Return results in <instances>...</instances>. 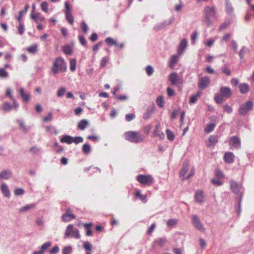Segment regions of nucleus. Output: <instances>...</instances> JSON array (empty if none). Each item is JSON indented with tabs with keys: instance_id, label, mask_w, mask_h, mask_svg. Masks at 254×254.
<instances>
[{
	"instance_id": "0e129e2a",
	"label": "nucleus",
	"mask_w": 254,
	"mask_h": 254,
	"mask_svg": "<svg viewBox=\"0 0 254 254\" xmlns=\"http://www.w3.org/2000/svg\"><path fill=\"white\" fill-rule=\"evenodd\" d=\"M29 151L33 154H37L40 152V149L36 146H32L29 149Z\"/></svg>"
},
{
	"instance_id": "f8f14e48",
	"label": "nucleus",
	"mask_w": 254,
	"mask_h": 254,
	"mask_svg": "<svg viewBox=\"0 0 254 254\" xmlns=\"http://www.w3.org/2000/svg\"><path fill=\"white\" fill-rule=\"evenodd\" d=\"M174 20V18L172 17L169 19L168 22L165 21L163 22H162V23H159V24L156 25L154 26V29L156 30H162V29L165 28L167 25H169L171 24V23H172L173 22Z\"/></svg>"
},
{
	"instance_id": "3c124183",
	"label": "nucleus",
	"mask_w": 254,
	"mask_h": 254,
	"mask_svg": "<svg viewBox=\"0 0 254 254\" xmlns=\"http://www.w3.org/2000/svg\"><path fill=\"white\" fill-rule=\"evenodd\" d=\"M8 76V73L6 70L3 68H0V78H6Z\"/></svg>"
},
{
	"instance_id": "f3484780",
	"label": "nucleus",
	"mask_w": 254,
	"mask_h": 254,
	"mask_svg": "<svg viewBox=\"0 0 254 254\" xmlns=\"http://www.w3.org/2000/svg\"><path fill=\"white\" fill-rule=\"evenodd\" d=\"M195 200L197 202L202 203L204 202V195L201 190H197L195 194Z\"/></svg>"
},
{
	"instance_id": "f704fd0d",
	"label": "nucleus",
	"mask_w": 254,
	"mask_h": 254,
	"mask_svg": "<svg viewBox=\"0 0 254 254\" xmlns=\"http://www.w3.org/2000/svg\"><path fill=\"white\" fill-rule=\"evenodd\" d=\"M82 149L84 154H88L91 152V147L88 143H85L83 145Z\"/></svg>"
},
{
	"instance_id": "f03ea898",
	"label": "nucleus",
	"mask_w": 254,
	"mask_h": 254,
	"mask_svg": "<svg viewBox=\"0 0 254 254\" xmlns=\"http://www.w3.org/2000/svg\"><path fill=\"white\" fill-rule=\"evenodd\" d=\"M66 69V63L64 59L62 57L56 58L51 67V71L54 74H57L60 71L65 72Z\"/></svg>"
},
{
	"instance_id": "774afa93",
	"label": "nucleus",
	"mask_w": 254,
	"mask_h": 254,
	"mask_svg": "<svg viewBox=\"0 0 254 254\" xmlns=\"http://www.w3.org/2000/svg\"><path fill=\"white\" fill-rule=\"evenodd\" d=\"M18 33L20 35H22L24 31V25L23 23L20 22L18 27Z\"/></svg>"
},
{
	"instance_id": "1a4fd4ad",
	"label": "nucleus",
	"mask_w": 254,
	"mask_h": 254,
	"mask_svg": "<svg viewBox=\"0 0 254 254\" xmlns=\"http://www.w3.org/2000/svg\"><path fill=\"white\" fill-rule=\"evenodd\" d=\"M192 224L194 227L201 232L205 230L202 223L200 222L199 218L196 215H194L192 217Z\"/></svg>"
},
{
	"instance_id": "4468645a",
	"label": "nucleus",
	"mask_w": 254,
	"mask_h": 254,
	"mask_svg": "<svg viewBox=\"0 0 254 254\" xmlns=\"http://www.w3.org/2000/svg\"><path fill=\"white\" fill-rule=\"evenodd\" d=\"M235 156L231 152H227L224 155V161L229 164L233 163L234 161Z\"/></svg>"
},
{
	"instance_id": "c756f323",
	"label": "nucleus",
	"mask_w": 254,
	"mask_h": 254,
	"mask_svg": "<svg viewBox=\"0 0 254 254\" xmlns=\"http://www.w3.org/2000/svg\"><path fill=\"white\" fill-rule=\"evenodd\" d=\"M1 109L5 112H9L12 109V106L8 102H4L1 106Z\"/></svg>"
},
{
	"instance_id": "13d9d810",
	"label": "nucleus",
	"mask_w": 254,
	"mask_h": 254,
	"mask_svg": "<svg viewBox=\"0 0 254 254\" xmlns=\"http://www.w3.org/2000/svg\"><path fill=\"white\" fill-rule=\"evenodd\" d=\"M223 110L227 113H231L232 112L233 109L232 107L228 104H225L223 107Z\"/></svg>"
},
{
	"instance_id": "6e6552de",
	"label": "nucleus",
	"mask_w": 254,
	"mask_h": 254,
	"mask_svg": "<svg viewBox=\"0 0 254 254\" xmlns=\"http://www.w3.org/2000/svg\"><path fill=\"white\" fill-rule=\"evenodd\" d=\"M230 184L232 191L236 194H241V191L242 189V186L233 180H230Z\"/></svg>"
},
{
	"instance_id": "c85d7f7f",
	"label": "nucleus",
	"mask_w": 254,
	"mask_h": 254,
	"mask_svg": "<svg viewBox=\"0 0 254 254\" xmlns=\"http://www.w3.org/2000/svg\"><path fill=\"white\" fill-rule=\"evenodd\" d=\"M240 91L242 94L247 93L249 90V87L248 84L242 83L239 86Z\"/></svg>"
},
{
	"instance_id": "8fccbe9b",
	"label": "nucleus",
	"mask_w": 254,
	"mask_h": 254,
	"mask_svg": "<svg viewBox=\"0 0 254 254\" xmlns=\"http://www.w3.org/2000/svg\"><path fill=\"white\" fill-rule=\"evenodd\" d=\"M72 248L71 246H68L64 248L63 250V254H70L72 252Z\"/></svg>"
},
{
	"instance_id": "e2e57ef3",
	"label": "nucleus",
	"mask_w": 254,
	"mask_h": 254,
	"mask_svg": "<svg viewBox=\"0 0 254 254\" xmlns=\"http://www.w3.org/2000/svg\"><path fill=\"white\" fill-rule=\"evenodd\" d=\"M78 38H79V41L80 44L82 46H86L87 41H86L85 37H84V36L80 35V36H79Z\"/></svg>"
},
{
	"instance_id": "680f3d73",
	"label": "nucleus",
	"mask_w": 254,
	"mask_h": 254,
	"mask_svg": "<svg viewBox=\"0 0 254 254\" xmlns=\"http://www.w3.org/2000/svg\"><path fill=\"white\" fill-rule=\"evenodd\" d=\"M42 10L44 12L48 11V3L46 1H43L41 4Z\"/></svg>"
},
{
	"instance_id": "aec40b11",
	"label": "nucleus",
	"mask_w": 254,
	"mask_h": 254,
	"mask_svg": "<svg viewBox=\"0 0 254 254\" xmlns=\"http://www.w3.org/2000/svg\"><path fill=\"white\" fill-rule=\"evenodd\" d=\"M1 190L3 195L6 197H9L10 195L9 188L6 184L2 183L1 185Z\"/></svg>"
},
{
	"instance_id": "bf43d9fd",
	"label": "nucleus",
	"mask_w": 254,
	"mask_h": 254,
	"mask_svg": "<svg viewBox=\"0 0 254 254\" xmlns=\"http://www.w3.org/2000/svg\"><path fill=\"white\" fill-rule=\"evenodd\" d=\"M146 72L148 76L151 75L154 72V69L152 66L151 65H147L146 67Z\"/></svg>"
},
{
	"instance_id": "9b49d317",
	"label": "nucleus",
	"mask_w": 254,
	"mask_h": 254,
	"mask_svg": "<svg viewBox=\"0 0 254 254\" xmlns=\"http://www.w3.org/2000/svg\"><path fill=\"white\" fill-rule=\"evenodd\" d=\"M210 83V78L208 76L201 77L198 83L199 88L203 89L206 88Z\"/></svg>"
},
{
	"instance_id": "a18cd8bd",
	"label": "nucleus",
	"mask_w": 254,
	"mask_h": 254,
	"mask_svg": "<svg viewBox=\"0 0 254 254\" xmlns=\"http://www.w3.org/2000/svg\"><path fill=\"white\" fill-rule=\"evenodd\" d=\"M65 18L66 20L71 24H73L74 22V18L71 13H65Z\"/></svg>"
},
{
	"instance_id": "2f4dec72",
	"label": "nucleus",
	"mask_w": 254,
	"mask_h": 254,
	"mask_svg": "<svg viewBox=\"0 0 254 254\" xmlns=\"http://www.w3.org/2000/svg\"><path fill=\"white\" fill-rule=\"evenodd\" d=\"M201 94V92L198 91L196 94L192 95L191 96L189 102L190 104H194L195 103L196 101L197 100V99L198 97L200 96Z\"/></svg>"
},
{
	"instance_id": "58836bf2",
	"label": "nucleus",
	"mask_w": 254,
	"mask_h": 254,
	"mask_svg": "<svg viewBox=\"0 0 254 254\" xmlns=\"http://www.w3.org/2000/svg\"><path fill=\"white\" fill-rule=\"evenodd\" d=\"M178 220L176 219H170L167 222V225L169 227H173L176 225Z\"/></svg>"
},
{
	"instance_id": "20e7f679",
	"label": "nucleus",
	"mask_w": 254,
	"mask_h": 254,
	"mask_svg": "<svg viewBox=\"0 0 254 254\" xmlns=\"http://www.w3.org/2000/svg\"><path fill=\"white\" fill-rule=\"evenodd\" d=\"M254 106V102L252 101L245 102L240 106L239 110V114L242 116H245L249 112L253 110Z\"/></svg>"
},
{
	"instance_id": "bb28decb",
	"label": "nucleus",
	"mask_w": 254,
	"mask_h": 254,
	"mask_svg": "<svg viewBox=\"0 0 254 254\" xmlns=\"http://www.w3.org/2000/svg\"><path fill=\"white\" fill-rule=\"evenodd\" d=\"M89 124V122L87 120H81L78 124V127L80 130H84Z\"/></svg>"
},
{
	"instance_id": "a19ab883",
	"label": "nucleus",
	"mask_w": 254,
	"mask_h": 254,
	"mask_svg": "<svg viewBox=\"0 0 254 254\" xmlns=\"http://www.w3.org/2000/svg\"><path fill=\"white\" fill-rule=\"evenodd\" d=\"M63 52L67 55H70L72 54V50L70 46L66 45L63 47Z\"/></svg>"
},
{
	"instance_id": "338daca9",
	"label": "nucleus",
	"mask_w": 254,
	"mask_h": 254,
	"mask_svg": "<svg viewBox=\"0 0 254 254\" xmlns=\"http://www.w3.org/2000/svg\"><path fill=\"white\" fill-rule=\"evenodd\" d=\"M211 182L216 186H220L222 185V182L218 179H213L211 180Z\"/></svg>"
},
{
	"instance_id": "603ef678",
	"label": "nucleus",
	"mask_w": 254,
	"mask_h": 254,
	"mask_svg": "<svg viewBox=\"0 0 254 254\" xmlns=\"http://www.w3.org/2000/svg\"><path fill=\"white\" fill-rule=\"evenodd\" d=\"M81 28L85 34L88 33V27L86 23L84 21H82L81 23Z\"/></svg>"
},
{
	"instance_id": "864d4df0",
	"label": "nucleus",
	"mask_w": 254,
	"mask_h": 254,
	"mask_svg": "<svg viewBox=\"0 0 254 254\" xmlns=\"http://www.w3.org/2000/svg\"><path fill=\"white\" fill-rule=\"evenodd\" d=\"M51 246V243L50 242L45 243L41 247V250L43 253L49 247Z\"/></svg>"
},
{
	"instance_id": "72a5a7b5",
	"label": "nucleus",
	"mask_w": 254,
	"mask_h": 254,
	"mask_svg": "<svg viewBox=\"0 0 254 254\" xmlns=\"http://www.w3.org/2000/svg\"><path fill=\"white\" fill-rule=\"evenodd\" d=\"M189 169V165L187 163L183 164V168L180 172V176L181 177H184Z\"/></svg>"
},
{
	"instance_id": "7c9ffc66",
	"label": "nucleus",
	"mask_w": 254,
	"mask_h": 254,
	"mask_svg": "<svg viewBox=\"0 0 254 254\" xmlns=\"http://www.w3.org/2000/svg\"><path fill=\"white\" fill-rule=\"evenodd\" d=\"M29 7L28 4H26L24 6V9L23 10H20L19 11L18 15L16 17V19L18 22H20L21 18L22 17V15L23 13H26Z\"/></svg>"
},
{
	"instance_id": "4be33fe9",
	"label": "nucleus",
	"mask_w": 254,
	"mask_h": 254,
	"mask_svg": "<svg viewBox=\"0 0 254 254\" xmlns=\"http://www.w3.org/2000/svg\"><path fill=\"white\" fill-rule=\"evenodd\" d=\"M250 50L249 49L247 48L245 46H243L241 48V50L240 51V52L239 53V57H240V58L241 59V60H243V59L244 58L245 55L246 54L250 53Z\"/></svg>"
},
{
	"instance_id": "e433bc0d",
	"label": "nucleus",
	"mask_w": 254,
	"mask_h": 254,
	"mask_svg": "<svg viewBox=\"0 0 254 254\" xmlns=\"http://www.w3.org/2000/svg\"><path fill=\"white\" fill-rule=\"evenodd\" d=\"M226 11L227 13L229 14H231L233 12V7L228 0H226Z\"/></svg>"
},
{
	"instance_id": "ddd939ff",
	"label": "nucleus",
	"mask_w": 254,
	"mask_h": 254,
	"mask_svg": "<svg viewBox=\"0 0 254 254\" xmlns=\"http://www.w3.org/2000/svg\"><path fill=\"white\" fill-rule=\"evenodd\" d=\"M220 92L225 98H229L232 94L231 90L229 87H221L220 89Z\"/></svg>"
},
{
	"instance_id": "37998d69",
	"label": "nucleus",
	"mask_w": 254,
	"mask_h": 254,
	"mask_svg": "<svg viewBox=\"0 0 254 254\" xmlns=\"http://www.w3.org/2000/svg\"><path fill=\"white\" fill-rule=\"evenodd\" d=\"M76 61L75 59H72L70 61V69L71 71H74L76 69Z\"/></svg>"
},
{
	"instance_id": "4c0bfd02",
	"label": "nucleus",
	"mask_w": 254,
	"mask_h": 254,
	"mask_svg": "<svg viewBox=\"0 0 254 254\" xmlns=\"http://www.w3.org/2000/svg\"><path fill=\"white\" fill-rule=\"evenodd\" d=\"M215 127V124L214 123L208 124L207 125L206 127L205 128L204 131L206 133H210L214 129Z\"/></svg>"
},
{
	"instance_id": "0eeeda50",
	"label": "nucleus",
	"mask_w": 254,
	"mask_h": 254,
	"mask_svg": "<svg viewBox=\"0 0 254 254\" xmlns=\"http://www.w3.org/2000/svg\"><path fill=\"white\" fill-rule=\"evenodd\" d=\"M229 144L230 146L231 149H240L241 147L240 138L236 135L231 136L229 141Z\"/></svg>"
},
{
	"instance_id": "a878e982",
	"label": "nucleus",
	"mask_w": 254,
	"mask_h": 254,
	"mask_svg": "<svg viewBox=\"0 0 254 254\" xmlns=\"http://www.w3.org/2000/svg\"><path fill=\"white\" fill-rule=\"evenodd\" d=\"M31 18L34 20L36 22L38 21H43L44 20V18L42 16L40 13L37 12L35 14H32L31 13L30 15Z\"/></svg>"
},
{
	"instance_id": "49530a36",
	"label": "nucleus",
	"mask_w": 254,
	"mask_h": 254,
	"mask_svg": "<svg viewBox=\"0 0 254 254\" xmlns=\"http://www.w3.org/2000/svg\"><path fill=\"white\" fill-rule=\"evenodd\" d=\"M105 42L110 46H118V44L111 37H108L107 38H106L105 40Z\"/></svg>"
},
{
	"instance_id": "cd10ccee",
	"label": "nucleus",
	"mask_w": 254,
	"mask_h": 254,
	"mask_svg": "<svg viewBox=\"0 0 254 254\" xmlns=\"http://www.w3.org/2000/svg\"><path fill=\"white\" fill-rule=\"evenodd\" d=\"M209 143L207 144L208 147H213L218 142V137L216 135H211L208 139Z\"/></svg>"
},
{
	"instance_id": "7ed1b4c3",
	"label": "nucleus",
	"mask_w": 254,
	"mask_h": 254,
	"mask_svg": "<svg viewBox=\"0 0 254 254\" xmlns=\"http://www.w3.org/2000/svg\"><path fill=\"white\" fill-rule=\"evenodd\" d=\"M124 135L126 140L132 142L139 143L142 142L144 139L143 135L136 131H127L125 133Z\"/></svg>"
},
{
	"instance_id": "5701e85b",
	"label": "nucleus",
	"mask_w": 254,
	"mask_h": 254,
	"mask_svg": "<svg viewBox=\"0 0 254 254\" xmlns=\"http://www.w3.org/2000/svg\"><path fill=\"white\" fill-rule=\"evenodd\" d=\"M167 242V239L165 237L164 238H159L155 240L153 243L154 244H157L159 245L160 247H163Z\"/></svg>"
},
{
	"instance_id": "6ab92c4d",
	"label": "nucleus",
	"mask_w": 254,
	"mask_h": 254,
	"mask_svg": "<svg viewBox=\"0 0 254 254\" xmlns=\"http://www.w3.org/2000/svg\"><path fill=\"white\" fill-rule=\"evenodd\" d=\"M19 94L22 98L23 101L27 102L30 99V95L29 93L25 92V90L23 88H20L19 89Z\"/></svg>"
},
{
	"instance_id": "2eb2a0df",
	"label": "nucleus",
	"mask_w": 254,
	"mask_h": 254,
	"mask_svg": "<svg viewBox=\"0 0 254 254\" xmlns=\"http://www.w3.org/2000/svg\"><path fill=\"white\" fill-rule=\"evenodd\" d=\"M188 45V41L186 39H183L181 41L178 49L179 55L182 54Z\"/></svg>"
},
{
	"instance_id": "4d7b16f0",
	"label": "nucleus",
	"mask_w": 254,
	"mask_h": 254,
	"mask_svg": "<svg viewBox=\"0 0 254 254\" xmlns=\"http://www.w3.org/2000/svg\"><path fill=\"white\" fill-rule=\"evenodd\" d=\"M24 192V190L21 188H16L14 190V193L15 195H22Z\"/></svg>"
},
{
	"instance_id": "6e6d98bb",
	"label": "nucleus",
	"mask_w": 254,
	"mask_h": 254,
	"mask_svg": "<svg viewBox=\"0 0 254 254\" xmlns=\"http://www.w3.org/2000/svg\"><path fill=\"white\" fill-rule=\"evenodd\" d=\"M83 141V138L81 136H76L72 138V142H74L76 144L82 142Z\"/></svg>"
},
{
	"instance_id": "f257e3e1",
	"label": "nucleus",
	"mask_w": 254,
	"mask_h": 254,
	"mask_svg": "<svg viewBox=\"0 0 254 254\" xmlns=\"http://www.w3.org/2000/svg\"><path fill=\"white\" fill-rule=\"evenodd\" d=\"M204 16L202 20V22L207 26L212 25L213 22L211 18L217 19V10L215 6H206L203 10Z\"/></svg>"
},
{
	"instance_id": "a211bd4d",
	"label": "nucleus",
	"mask_w": 254,
	"mask_h": 254,
	"mask_svg": "<svg viewBox=\"0 0 254 254\" xmlns=\"http://www.w3.org/2000/svg\"><path fill=\"white\" fill-rule=\"evenodd\" d=\"M180 55H173L169 61V66L171 68H173L175 66V65L178 62V59L179 57V56Z\"/></svg>"
},
{
	"instance_id": "052dcab7",
	"label": "nucleus",
	"mask_w": 254,
	"mask_h": 254,
	"mask_svg": "<svg viewBox=\"0 0 254 254\" xmlns=\"http://www.w3.org/2000/svg\"><path fill=\"white\" fill-rule=\"evenodd\" d=\"M83 248L85 250L91 251L92 245L89 242H85L83 244Z\"/></svg>"
},
{
	"instance_id": "09e8293b",
	"label": "nucleus",
	"mask_w": 254,
	"mask_h": 254,
	"mask_svg": "<svg viewBox=\"0 0 254 254\" xmlns=\"http://www.w3.org/2000/svg\"><path fill=\"white\" fill-rule=\"evenodd\" d=\"M66 89L64 87L60 88L57 91V96L58 97H62L65 94Z\"/></svg>"
},
{
	"instance_id": "9d476101",
	"label": "nucleus",
	"mask_w": 254,
	"mask_h": 254,
	"mask_svg": "<svg viewBox=\"0 0 254 254\" xmlns=\"http://www.w3.org/2000/svg\"><path fill=\"white\" fill-rule=\"evenodd\" d=\"M169 80L172 85H176L177 83H182L183 79L180 77L177 72H174L170 74Z\"/></svg>"
},
{
	"instance_id": "c03bdc74",
	"label": "nucleus",
	"mask_w": 254,
	"mask_h": 254,
	"mask_svg": "<svg viewBox=\"0 0 254 254\" xmlns=\"http://www.w3.org/2000/svg\"><path fill=\"white\" fill-rule=\"evenodd\" d=\"M27 50L29 53L35 54L37 52V46L36 45H32L29 47Z\"/></svg>"
},
{
	"instance_id": "423d86ee",
	"label": "nucleus",
	"mask_w": 254,
	"mask_h": 254,
	"mask_svg": "<svg viewBox=\"0 0 254 254\" xmlns=\"http://www.w3.org/2000/svg\"><path fill=\"white\" fill-rule=\"evenodd\" d=\"M64 235L65 237L71 236L76 239L80 238L79 230L78 229H73V225L71 224H69L66 227Z\"/></svg>"
},
{
	"instance_id": "79ce46f5",
	"label": "nucleus",
	"mask_w": 254,
	"mask_h": 254,
	"mask_svg": "<svg viewBox=\"0 0 254 254\" xmlns=\"http://www.w3.org/2000/svg\"><path fill=\"white\" fill-rule=\"evenodd\" d=\"M156 103L157 105L162 108L164 106V98L162 96H159L156 99Z\"/></svg>"
},
{
	"instance_id": "393cba45",
	"label": "nucleus",
	"mask_w": 254,
	"mask_h": 254,
	"mask_svg": "<svg viewBox=\"0 0 254 254\" xmlns=\"http://www.w3.org/2000/svg\"><path fill=\"white\" fill-rule=\"evenodd\" d=\"M153 112V107H149L147 108L146 112L143 115L144 119L147 120L150 118Z\"/></svg>"
},
{
	"instance_id": "c9c22d12",
	"label": "nucleus",
	"mask_w": 254,
	"mask_h": 254,
	"mask_svg": "<svg viewBox=\"0 0 254 254\" xmlns=\"http://www.w3.org/2000/svg\"><path fill=\"white\" fill-rule=\"evenodd\" d=\"M224 98L225 97L221 94H217L215 96L214 100L217 104H221L224 102Z\"/></svg>"
},
{
	"instance_id": "473e14b6",
	"label": "nucleus",
	"mask_w": 254,
	"mask_h": 254,
	"mask_svg": "<svg viewBox=\"0 0 254 254\" xmlns=\"http://www.w3.org/2000/svg\"><path fill=\"white\" fill-rule=\"evenodd\" d=\"M35 206H36V204L35 203H31V204H27L25 206L22 207L20 209V212L27 211L31 209L34 208L35 207Z\"/></svg>"
},
{
	"instance_id": "412c9836",
	"label": "nucleus",
	"mask_w": 254,
	"mask_h": 254,
	"mask_svg": "<svg viewBox=\"0 0 254 254\" xmlns=\"http://www.w3.org/2000/svg\"><path fill=\"white\" fill-rule=\"evenodd\" d=\"M75 218L76 216L72 213H64L62 216V221L64 222H69Z\"/></svg>"
},
{
	"instance_id": "ea45409f",
	"label": "nucleus",
	"mask_w": 254,
	"mask_h": 254,
	"mask_svg": "<svg viewBox=\"0 0 254 254\" xmlns=\"http://www.w3.org/2000/svg\"><path fill=\"white\" fill-rule=\"evenodd\" d=\"M135 196L139 197L140 199L143 202H146L147 201L146 196L145 195L142 194L139 190L136 192Z\"/></svg>"
},
{
	"instance_id": "de8ad7c7",
	"label": "nucleus",
	"mask_w": 254,
	"mask_h": 254,
	"mask_svg": "<svg viewBox=\"0 0 254 254\" xmlns=\"http://www.w3.org/2000/svg\"><path fill=\"white\" fill-rule=\"evenodd\" d=\"M166 132L168 139L171 141L173 140L174 139L175 136L172 131H171L169 129H167Z\"/></svg>"
},
{
	"instance_id": "dca6fc26",
	"label": "nucleus",
	"mask_w": 254,
	"mask_h": 254,
	"mask_svg": "<svg viewBox=\"0 0 254 254\" xmlns=\"http://www.w3.org/2000/svg\"><path fill=\"white\" fill-rule=\"evenodd\" d=\"M12 174L10 170H3L0 173V179H9L11 177Z\"/></svg>"
},
{
	"instance_id": "5fc2aeb1",
	"label": "nucleus",
	"mask_w": 254,
	"mask_h": 254,
	"mask_svg": "<svg viewBox=\"0 0 254 254\" xmlns=\"http://www.w3.org/2000/svg\"><path fill=\"white\" fill-rule=\"evenodd\" d=\"M46 131H49L51 133H54L55 134L58 133V131L56 129L55 127L52 126L47 127Z\"/></svg>"
},
{
	"instance_id": "39448f33",
	"label": "nucleus",
	"mask_w": 254,
	"mask_h": 254,
	"mask_svg": "<svg viewBox=\"0 0 254 254\" xmlns=\"http://www.w3.org/2000/svg\"><path fill=\"white\" fill-rule=\"evenodd\" d=\"M136 180L141 184L148 186H150L154 181L152 176L149 175H138L136 176Z\"/></svg>"
},
{
	"instance_id": "b1692460",
	"label": "nucleus",
	"mask_w": 254,
	"mask_h": 254,
	"mask_svg": "<svg viewBox=\"0 0 254 254\" xmlns=\"http://www.w3.org/2000/svg\"><path fill=\"white\" fill-rule=\"evenodd\" d=\"M73 137L69 135H64L61 138V142L62 143H66L67 144H71L72 143Z\"/></svg>"
},
{
	"instance_id": "69168bd1",
	"label": "nucleus",
	"mask_w": 254,
	"mask_h": 254,
	"mask_svg": "<svg viewBox=\"0 0 254 254\" xmlns=\"http://www.w3.org/2000/svg\"><path fill=\"white\" fill-rule=\"evenodd\" d=\"M65 13H71V7L67 1L65 2Z\"/></svg>"
}]
</instances>
